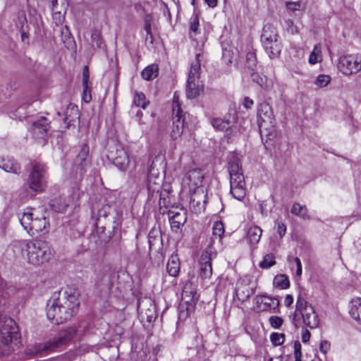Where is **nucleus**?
<instances>
[{
	"instance_id": "f257e3e1",
	"label": "nucleus",
	"mask_w": 361,
	"mask_h": 361,
	"mask_svg": "<svg viewBox=\"0 0 361 361\" xmlns=\"http://www.w3.org/2000/svg\"><path fill=\"white\" fill-rule=\"evenodd\" d=\"M79 305L78 290L71 286L62 288L54 292L47 302V318L53 324H63L77 314Z\"/></svg>"
},
{
	"instance_id": "f03ea898",
	"label": "nucleus",
	"mask_w": 361,
	"mask_h": 361,
	"mask_svg": "<svg viewBox=\"0 0 361 361\" xmlns=\"http://www.w3.org/2000/svg\"><path fill=\"white\" fill-rule=\"evenodd\" d=\"M22 257L26 262L35 267L48 262L54 256L49 244L42 240H24L19 243Z\"/></svg>"
},
{
	"instance_id": "7ed1b4c3",
	"label": "nucleus",
	"mask_w": 361,
	"mask_h": 361,
	"mask_svg": "<svg viewBox=\"0 0 361 361\" xmlns=\"http://www.w3.org/2000/svg\"><path fill=\"white\" fill-rule=\"evenodd\" d=\"M77 335L75 327H69L61 331L59 334L43 344H38L26 350V354L31 356H43L55 351L59 347L67 343Z\"/></svg>"
},
{
	"instance_id": "20e7f679",
	"label": "nucleus",
	"mask_w": 361,
	"mask_h": 361,
	"mask_svg": "<svg viewBox=\"0 0 361 361\" xmlns=\"http://www.w3.org/2000/svg\"><path fill=\"white\" fill-rule=\"evenodd\" d=\"M299 316L302 317L304 324L310 329H314L319 325V319L314 307L301 295L298 297L293 318V324L295 327H298L301 324Z\"/></svg>"
},
{
	"instance_id": "39448f33",
	"label": "nucleus",
	"mask_w": 361,
	"mask_h": 361,
	"mask_svg": "<svg viewBox=\"0 0 361 361\" xmlns=\"http://www.w3.org/2000/svg\"><path fill=\"white\" fill-rule=\"evenodd\" d=\"M201 56V54H197L190 65L185 90L186 97L188 99L196 98L203 91V84L200 78Z\"/></svg>"
},
{
	"instance_id": "423d86ee",
	"label": "nucleus",
	"mask_w": 361,
	"mask_h": 361,
	"mask_svg": "<svg viewBox=\"0 0 361 361\" xmlns=\"http://www.w3.org/2000/svg\"><path fill=\"white\" fill-rule=\"evenodd\" d=\"M261 41L265 51L271 59L276 58L281 51V42L279 39L277 30L271 25L263 27Z\"/></svg>"
},
{
	"instance_id": "0eeeda50",
	"label": "nucleus",
	"mask_w": 361,
	"mask_h": 361,
	"mask_svg": "<svg viewBox=\"0 0 361 361\" xmlns=\"http://www.w3.org/2000/svg\"><path fill=\"white\" fill-rule=\"evenodd\" d=\"M19 337L18 328L13 319H6L0 328V355L11 351V343Z\"/></svg>"
},
{
	"instance_id": "6e6552de",
	"label": "nucleus",
	"mask_w": 361,
	"mask_h": 361,
	"mask_svg": "<svg viewBox=\"0 0 361 361\" xmlns=\"http://www.w3.org/2000/svg\"><path fill=\"white\" fill-rule=\"evenodd\" d=\"M338 68L345 75L357 73L361 71V54H347L340 56Z\"/></svg>"
},
{
	"instance_id": "1a4fd4ad",
	"label": "nucleus",
	"mask_w": 361,
	"mask_h": 361,
	"mask_svg": "<svg viewBox=\"0 0 361 361\" xmlns=\"http://www.w3.org/2000/svg\"><path fill=\"white\" fill-rule=\"evenodd\" d=\"M257 122L260 133L272 128L275 124V118L271 106L267 102H262L257 109Z\"/></svg>"
},
{
	"instance_id": "9d476101",
	"label": "nucleus",
	"mask_w": 361,
	"mask_h": 361,
	"mask_svg": "<svg viewBox=\"0 0 361 361\" xmlns=\"http://www.w3.org/2000/svg\"><path fill=\"white\" fill-rule=\"evenodd\" d=\"M46 166L42 163H35L32 166L27 183L29 188L36 192L43 190Z\"/></svg>"
},
{
	"instance_id": "9b49d317",
	"label": "nucleus",
	"mask_w": 361,
	"mask_h": 361,
	"mask_svg": "<svg viewBox=\"0 0 361 361\" xmlns=\"http://www.w3.org/2000/svg\"><path fill=\"white\" fill-rule=\"evenodd\" d=\"M89 164V147L87 145L83 144L75 159L74 165L73 166V171L74 172L73 176V178L75 179H80L85 172V168Z\"/></svg>"
},
{
	"instance_id": "f8f14e48",
	"label": "nucleus",
	"mask_w": 361,
	"mask_h": 361,
	"mask_svg": "<svg viewBox=\"0 0 361 361\" xmlns=\"http://www.w3.org/2000/svg\"><path fill=\"white\" fill-rule=\"evenodd\" d=\"M216 253L213 247H207L202 253L200 265V275L202 279H209L212 274V260L215 258Z\"/></svg>"
},
{
	"instance_id": "ddd939ff",
	"label": "nucleus",
	"mask_w": 361,
	"mask_h": 361,
	"mask_svg": "<svg viewBox=\"0 0 361 361\" xmlns=\"http://www.w3.org/2000/svg\"><path fill=\"white\" fill-rule=\"evenodd\" d=\"M256 289V284L248 278H241L238 280L235 288L236 298L241 302H245L252 295Z\"/></svg>"
},
{
	"instance_id": "4468645a",
	"label": "nucleus",
	"mask_w": 361,
	"mask_h": 361,
	"mask_svg": "<svg viewBox=\"0 0 361 361\" xmlns=\"http://www.w3.org/2000/svg\"><path fill=\"white\" fill-rule=\"evenodd\" d=\"M137 312L140 318L147 322H152L157 317L155 304L150 298L138 300Z\"/></svg>"
},
{
	"instance_id": "2eb2a0df",
	"label": "nucleus",
	"mask_w": 361,
	"mask_h": 361,
	"mask_svg": "<svg viewBox=\"0 0 361 361\" xmlns=\"http://www.w3.org/2000/svg\"><path fill=\"white\" fill-rule=\"evenodd\" d=\"M108 157L121 171L126 170L129 164V157L123 147L116 145L114 149L109 152Z\"/></svg>"
},
{
	"instance_id": "dca6fc26",
	"label": "nucleus",
	"mask_w": 361,
	"mask_h": 361,
	"mask_svg": "<svg viewBox=\"0 0 361 361\" xmlns=\"http://www.w3.org/2000/svg\"><path fill=\"white\" fill-rule=\"evenodd\" d=\"M254 309L257 312H268L275 310L279 305V300L264 295H256L254 299Z\"/></svg>"
},
{
	"instance_id": "f3484780",
	"label": "nucleus",
	"mask_w": 361,
	"mask_h": 361,
	"mask_svg": "<svg viewBox=\"0 0 361 361\" xmlns=\"http://www.w3.org/2000/svg\"><path fill=\"white\" fill-rule=\"evenodd\" d=\"M161 180L159 178L153 177L152 174H149L147 178V188L150 193H157L159 195V206L169 207V202L167 200V194L160 192Z\"/></svg>"
},
{
	"instance_id": "a211bd4d",
	"label": "nucleus",
	"mask_w": 361,
	"mask_h": 361,
	"mask_svg": "<svg viewBox=\"0 0 361 361\" xmlns=\"http://www.w3.org/2000/svg\"><path fill=\"white\" fill-rule=\"evenodd\" d=\"M190 196V207L194 212H200L204 208L206 195L203 188H195Z\"/></svg>"
},
{
	"instance_id": "6ab92c4d",
	"label": "nucleus",
	"mask_w": 361,
	"mask_h": 361,
	"mask_svg": "<svg viewBox=\"0 0 361 361\" xmlns=\"http://www.w3.org/2000/svg\"><path fill=\"white\" fill-rule=\"evenodd\" d=\"M204 179V175L201 169H194L188 172L187 176L183 178L184 185H188L190 191L195 188H202L200 185Z\"/></svg>"
},
{
	"instance_id": "aec40b11",
	"label": "nucleus",
	"mask_w": 361,
	"mask_h": 361,
	"mask_svg": "<svg viewBox=\"0 0 361 361\" xmlns=\"http://www.w3.org/2000/svg\"><path fill=\"white\" fill-rule=\"evenodd\" d=\"M169 218L171 229L173 231H177L186 222L187 212L183 209H180L179 211L169 210Z\"/></svg>"
},
{
	"instance_id": "412c9836",
	"label": "nucleus",
	"mask_w": 361,
	"mask_h": 361,
	"mask_svg": "<svg viewBox=\"0 0 361 361\" xmlns=\"http://www.w3.org/2000/svg\"><path fill=\"white\" fill-rule=\"evenodd\" d=\"M185 113L173 114V124L170 133L171 137L176 140L179 138L184 131Z\"/></svg>"
},
{
	"instance_id": "4be33fe9",
	"label": "nucleus",
	"mask_w": 361,
	"mask_h": 361,
	"mask_svg": "<svg viewBox=\"0 0 361 361\" xmlns=\"http://www.w3.org/2000/svg\"><path fill=\"white\" fill-rule=\"evenodd\" d=\"M198 297L196 285L190 281L186 282L183 286L181 294L182 301L192 305L197 300Z\"/></svg>"
},
{
	"instance_id": "5701e85b",
	"label": "nucleus",
	"mask_w": 361,
	"mask_h": 361,
	"mask_svg": "<svg viewBox=\"0 0 361 361\" xmlns=\"http://www.w3.org/2000/svg\"><path fill=\"white\" fill-rule=\"evenodd\" d=\"M48 226L49 221L46 217H35L28 233L32 236L43 235L47 232Z\"/></svg>"
},
{
	"instance_id": "b1692460",
	"label": "nucleus",
	"mask_w": 361,
	"mask_h": 361,
	"mask_svg": "<svg viewBox=\"0 0 361 361\" xmlns=\"http://www.w3.org/2000/svg\"><path fill=\"white\" fill-rule=\"evenodd\" d=\"M228 171L231 180H244L240 159L236 156H233L228 162Z\"/></svg>"
},
{
	"instance_id": "393cba45",
	"label": "nucleus",
	"mask_w": 361,
	"mask_h": 361,
	"mask_svg": "<svg viewBox=\"0 0 361 361\" xmlns=\"http://www.w3.org/2000/svg\"><path fill=\"white\" fill-rule=\"evenodd\" d=\"M49 123L45 117H41L32 123V132L36 138H42L45 136Z\"/></svg>"
},
{
	"instance_id": "a878e982",
	"label": "nucleus",
	"mask_w": 361,
	"mask_h": 361,
	"mask_svg": "<svg viewBox=\"0 0 361 361\" xmlns=\"http://www.w3.org/2000/svg\"><path fill=\"white\" fill-rule=\"evenodd\" d=\"M0 168L15 174H19L21 171L20 164L12 157L0 158Z\"/></svg>"
},
{
	"instance_id": "bb28decb",
	"label": "nucleus",
	"mask_w": 361,
	"mask_h": 361,
	"mask_svg": "<svg viewBox=\"0 0 361 361\" xmlns=\"http://www.w3.org/2000/svg\"><path fill=\"white\" fill-rule=\"evenodd\" d=\"M231 193L238 200H243L245 196V179L231 180Z\"/></svg>"
},
{
	"instance_id": "cd10ccee",
	"label": "nucleus",
	"mask_w": 361,
	"mask_h": 361,
	"mask_svg": "<svg viewBox=\"0 0 361 361\" xmlns=\"http://www.w3.org/2000/svg\"><path fill=\"white\" fill-rule=\"evenodd\" d=\"M79 118V111L78 106L72 104H69L64 112V123L66 128L75 122Z\"/></svg>"
},
{
	"instance_id": "c85d7f7f",
	"label": "nucleus",
	"mask_w": 361,
	"mask_h": 361,
	"mask_svg": "<svg viewBox=\"0 0 361 361\" xmlns=\"http://www.w3.org/2000/svg\"><path fill=\"white\" fill-rule=\"evenodd\" d=\"M166 269L171 276H177L180 271V261L177 254H172L169 259Z\"/></svg>"
},
{
	"instance_id": "c756f323",
	"label": "nucleus",
	"mask_w": 361,
	"mask_h": 361,
	"mask_svg": "<svg viewBox=\"0 0 361 361\" xmlns=\"http://www.w3.org/2000/svg\"><path fill=\"white\" fill-rule=\"evenodd\" d=\"M34 214L32 212L31 209H25L22 213L18 214V219L25 230L27 232L30 228L34 220Z\"/></svg>"
},
{
	"instance_id": "7c9ffc66",
	"label": "nucleus",
	"mask_w": 361,
	"mask_h": 361,
	"mask_svg": "<svg viewBox=\"0 0 361 361\" xmlns=\"http://www.w3.org/2000/svg\"><path fill=\"white\" fill-rule=\"evenodd\" d=\"M351 317L361 324V298H355L351 300V307L349 311Z\"/></svg>"
},
{
	"instance_id": "2f4dec72",
	"label": "nucleus",
	"mask_w": 361,
	"mask_h": 361,
	"mask_svg": "<svg viewBox=\"0 0 361 361\" xmlns=\"http://www.w3.org/2000/svg\"><path fill=\"white\" fill-rule=\"evenodd\" d=\"M290 212L293 215L297 216L303 220L310 219L308 209L306 206L302 205L300 203L295 202L292 206Z\"/></svg>"
},
{
	"instance_id": "473e14b6",
	"label": "nucleus",
	"mask_w": 361,
	"mask_h": 361,
	"mask_svg": "<svg viewBox=\"0 0 361 361\" xmlns=\"http://www.w3.org/2000/svg\"><path fill=\"white\" fill-rule=\"evenodd\" d=\"M262 230L257 226H251L247 232V238L251 244L259 243Z\"/></svg>"
},
{
	"instance_id": "72a5a7b5",
	"label": "nucleus",
	"mask_w": 361,
	"mask_h": 361,
	"mask_svg": "<svg viewBox=\"0 0 361 361\" xmlns=\"http://www.w3.org/2000/svg\"><path fill=\"white\" fill-rule=\"evenodd\" d=\"M159 73V68L158 66L156 64H151L148 66H147L142 71V77L143 79L146 80H152L154 78H155Z\"/></svg>"
},
{
	"instance_id": "f704fd0d",
	"label": "nucleus",
	"mask_w": 361,
	"mask_h": 361,
	"mask_svg": "<svg viewBox=\"0 0 361 361\" xmlns=\"http://www.w3.org/2000/svg\"><path fill=\"white\" fill-rule=\"evenodd\" d=\"M308 61L312 65H314L322 61V47L319 44L314 45L313 50L310 54Z\"/></svg>"
},
{
	"instance_id": "c9c22d12",
	"label": "nucleus",
	"mask_w": 361,
	"mask_h": 361,
	"mask_svg": "<svg viewBox=\"0 0 361 361\" xmlns=\"http://www.w3.org/2000/svg\"><path fill=\"white\" fill-rule=\"evenodd\" d=\"M274 285L281 289H286L289 287L290 281L288 277L284 274H280L275 276Z\"/></svg>"
},
{
	"instance_id": "e433bc0d",
	"label": "nucleus",
	"mask_w": 361,
	"mask_h": 361,
	"mask_svg": "<svg viewBox=\"0 0 361 361\" xmlns=\"http://www.w3.org/2000/svg\"><path fill=\"white\" fill-rule=\"evenodd\" d=\"M211 123L214 128L221 131L228 130L231 126L230 121L228 120H224L219 118L212 119Z\"/></svg>"
},
{
	"instance_id": "4c0bfd02",
	"label": "nucleus",
	"mask_w": 361,
	"mask_h": 361,
	"mask_svg": "<svg viewBox=\"0 0 361 361\" xmlns=\"http://www.w3.org/2000/svg\"><path fill=\"white\" fill-rule=\"evenodd\" d=\"M134 104L137 107H142L143 109H145L149 104V102L146 100L145 95L142 92L135 93Z\"/></svg>"
},
{
	"instance_id": "58836bf2",
	"label": "nucleus",
	"mask_w": 361,
	"mask_h": 361,
	"mask_svg": "<svg viewBox=\"0 0 361 361\" xmlns=\"http://www.w3.org/2000/svg\"><path fill=\"white\" fill-rule=\"evenodd\" d=\"M276 264L275 256L271 254H267L264 256L263 260L259 263V267L262 269H269Z\"/></svg>"
},
{
	"instance_id": "ea45409f",
	"label": "nucleus",
	"mask_w": 361,
	"mask_h": 361,
	"mask_svg": "<svg viewBox=\"0 0 361 361\" xmlns=\"http://www.w3.org/2000/svg\"><path fill=\"white\" fill-rule=\"evenodd\" d=\"M14 293V288L11 286H8L6 281L0 280V296L5 298L10 296Z\"/></svg>"
},
{
	"instance_id": "a19ab883",
	"label": "nucleus",
	"mask_w": 361,
	"mask_h": 361,
	"mask_svg": "<svg viewBox=\"0 0 361 361\" xmlns=\"http://www.w3.org/2000/svg\"><path fill=\"white\" fill-rule=\"evenodd\" d=\"M286 6L288 11L295 12L305 9V5L302 1H286Z\"/></svg>"
},
{
	"instance_id": "79ce46f5",
	"label": "nucleus",
	"mask_w": 361,
	"mask_h": 361,
	"mask_svg": "<svg viewBox=\"0 0 361 361\" xmlns=\"http://www.w3.org/2000/svg\"><path fill=\"white\" fill-rule=\"evenodd\" d=\"M172 112L173 114L184 113L181 107V103L180 102L179 96L176 92H175L173 94L172 103Z\"/></svg>"
},
{
	"instance_id": "37998d69",
	"label": "nucleus",
	"mask_w": 361,
	"mask_h": 361,
	"mask_svg": "<svg viewBox=\"0 0 361 361\" xmlns=\"http://www.w3.org/2000/svg\"><path fill=\"white\" fill-rule=\"evenodd\" d=\"M246 65L247 68L254 71L257 66V58L254 52H248L246 55Z\"/></svg>"
},
{
	"instance_id": "c03bdc74",
	"label": "nucleus",
	"mask_w": 361,
	"mask_h": 361,
	"mask_svg": "<svg viewBox=\"0 0 361 361\" xmlns=\"http://www.w3.org/2000/svg\"><path fill=\"white\" fill-rule=\"evenodd\" d=\"M331 81L330 76L327 75H319L314 82V84L319 87H326Z\"/></svg>"
},
{
	"instance_id": "a18cd8bd",
	"label": "nucleus",
	"mask_w": 361,
	"mask_h": 361,
	"mask_svg": "<svg viewBox=\"0 0 361 361\" xmlns=\"http://www.w3.org/2000/svg\"><path fill=\"white\" fill-rule=\"evenodd\" d=\"M224 233V224L221 221H216L212 228V234L214 236L220 238Z\"/></svg>"
},
{
	"instance_id": "49530a36",
	"label": "nucleus",
	"mask_w": 361,
	"mask_h": 361,
	"mask_svg": "<svg viewBox=\"0 0 361 361\" xmlns=\"http://www.w3.org/2000/svg\"><path fill=\"white\" fill-rule=\"evenodd\" d=\"M270 340L274 345H282L285 341L284 335L283 334L273 333L270 336Z\"/></svg>"
},
{
	"instance_id": "de8ad7c7",
	"label": "nucleus",
	"mask_w": 361,
	"mask_h": 361,
	"mask_svg": "<svg viewBox=\"0 0 361 361\" xmlns=\"http://www.w3.org/2000/svg\"><path fill=\"white\" fill-rule=\"evenodd\" d=\"M65 13H66V11H64V13H62L61 11H59L56 10L53 11V14H52L53 20L56 25H59L63 23V22L65 19V16H64Z\"/></svg>"
},
{
	"instance_id": "09e8293b",
	"label": "nucleus",
	"mask_w": 361,
	"mask_h": 361,
	"mask_svg": "<svg viewBox=\"0 0 361 361\" xmlns=\"http://www.w3.org/2000/svg\"><path fill=\"white\" fill-rule=\"evenodd\" d=\"M269 324L271 327L274 329H279L280 328L283 322V320L281 317L278 316H271L269 319Z\"/></svg>"
},
{
	"instance_id": "8fccbe9b",
	"label": "nucleus",
	"mask_w": 361,
	"mask_h": 361,
	"mask_svg": "<svg viewBox=\"0 0 361 361\" xmlns=\"http://www.w3.org/2000/svg\"><path fill=\"white\" fill-rule=\"evenodd\" d=\"M144 29L147 36L150 37L151 42H152L151 17L149 16H147L145 18Z\"/></svg>"
},
{
	"instance_id": "3c124183",
	"label": "nucleus",
	"mask_w": 361,
	"mask_h": 361,
	"mask_svg": "<svg viewBox=\"0 0 361 361\" xmlns=\"http://www.w3.org/2000/svg\"><path fill=\"white\" fill-rule=\"evenodd\" d=\"M111 209V208L109 204L103 205L98 211V219H100L102 217L106 218L108 214L110 213Z\"/></svg>"
},
{
	"instance_id": "603ef678",
	"label": "nucleus",
	"mask_w": 361,
	"mask_h": 361,
	"mask_svg": "<svg viewBox=\"0 0 361 361\" xmlns=\"http://www.w3.org/2000/svg\"><path fill=\"white\" fill-rule=\"evenodd\" d=\"M199 25H200V23H199V19H198L197 16H192L190 18V31L193 32L195 34H197Z\"/></svg>"
},
{
	"instance_id": "864d4df0",
	"label": "nucleus",
	"mask_w": 361,
	"mask_h": 361,
	"mask_svg": "<svg viewBox=\"0 0 361 361\" xmlns=\"http://www.w3.org/2000/svg\"><path fill=\"white\" fill-rule=\"evenodd\" d=\"M61 39L63 42H65L66 40L71 39V34L69 28L68 27L67 25H65L63 27H61Z\"/></svg>"
},
{
	"instance_id": "5fc2aeb1",
	"label": "nucleus",
	"mask_w": 361,
	"mask_h": 361,
	"mask_svg": "<svg viewBox=\"0 0 361 361\" xmlns=\"http://www.w3.org/2000/svg\"><path fill=\"white\" fill-rule=\"evenodd\" d=\"M294 357L296 358H302L301 345L299 341H296L294 342Z\"/></svg>"
},
{
	"instance_id": "6e6d98bb",
	"label": "nucleus",
	"mask_w": 361,
	"mask_h": 361,
	"mask_svg": "<svg viewBox=\"0 0 361 361\" xmlns=\"http://www.w3.org/2000/svg\"><path fill=\"white\" fill-rule=\"evenodd\" d=\"M276 224L277 225V233L280 238H282L286 232V226L283 222L279 221H277Z\"/></svg>"
},
{
	"instance_id": "4d7b16f0",
	"label": "nucleus",
	"mask_w": 361,
	"mask_h": 361,
	"mask_svg": "<svg viewBox=\"0 0 361 361\" xmlns=\"http://www.w3.org/2000/svg\"><path fill=\"white\" fill-rule=\"evenodd\" d=\"M89 82V72L87 66H85L82 71V87L87 88Z\"/></svg>"
},
{
	"instance_id": "13d9d810",
	"label": "nucleus",
	"mask_w": 361,
	"mask_h": 361,
	"mask_svg": "<svg viewBox=\"0 0 361 361\" xmlns=\"http://www.w3.org/2000/svg\"><path fill=\"white\" fill-rule=\"evenodd\" d=\"M330 343L327 341H322L319 345V349L322 353L326 354L330 349Z\"/></svg>"
},
{
	"instance_id": "bf43d9fd",
	"label": "nucleus",
	"mask_w": 361,
	"mask_h": 361,
	"mask_svg": "<svg viewBox=\"0 0 361 361\" xmlns=\"http://www.w3.org/2000/svg\"><path fill=\"white\" fill-rule=\"evenodd\" d=\"M83 99L85 102H89L91 100L90 87L87 84V88L83 87Z\"/></svg>"
},
{
	"instance_id": "052dcab7",
	"label": "nucleus",
	"mask_w": 361,
	"mask_h": 361,
	"mask_svg": "<svg viewBox=\"0 0 361 361\" xmlns=\"http://www.w3.org/2000/svg\"><path fill=\"white\" fill-rule=\"evenodd\" d=\"M293 260L297 267V275L300 276L302 274V264L300 259L298 257H295Z\"/></svg>"
},
{
	"instance_id": "680f3d73",
	"label": "nucleus",
	"mask_w": 361,
	"mask_h": 361,
	"mask_svg": "<svg viewBox=\"0 0 361 361\" xmlns=\"http://www.w3.org/2000/svg\"><path fill=\"white\" fill-rule=\"evenodd\" d=\"M311 334L308 330H305L302 334V341L303 343H307L310 338Z\"/></svg>"
},
{
	"instance_id": "e2e57ef3",
	"label": "nucleus",
	"mask_w": 361,
	"mask_h": 361,
	"mask_svg": "<svg viewBox=\"0 0 361 361\" xmlns=\"http://www.w3.org/2000/svg\"><path fill=\"white\" fill-rule=\"evenodd\" d=\"M243 104L246 109H250L253 105V101L249 97H246L244 99Z\"/></svg>"
},
{
	"instance_id": "0e129e2a",
	"label": "nucleus",
	"mask_w": 361,
	"mask_h": 361,
	"mask_svg": "<svg viewBox=\"0 0 361 361\" xmlns=\"http://www.w3.org/2000/svg\"><path fill=\"white\" fill-rule=\"evenodd\" d=\"M293 302V298L291 295H286L284 300V304L286 306L289 307Z\"/></svg>"
},
{
	"instance_id": "69168bd1",
	"label": "nucleus",
	"mask_w": 361,
	"mask_h": 361,
	"mask_svg": "<svg viewBox=\"0 0 361 361\" xmlns=\"http://www.w3.org/2000/svg\"><path fill=\"white\" fill-rule=\"evenodd\" d=\"M204 1L211 8H214L217 5V0H204Z\"/></svg>"
},
{
	"instance_id": "338daca9",
	"label": "nucleus",
	"mask_w": 361,
	"mask_h": 361,
	"mask_svg": "<svg viewBox=\"0 0 361 361\" xmlns=\"http://www.w3.org/2000/svg\"><path fill=\"white\" fill-rule=\"evenodd\" d=\"M155 240V238H152V236L151 235V234H149V249H152V246L154 243V241Z\"/></svg>"
},
{
	"instance_id": "774afa93",
	"label": "nucleus",
	"mask_w": 361,
	"mask_h": 361,
	"mask_svg": "<svg viewBox=\"0 0 361 361\" xmlns=\"http://www.w3.org/2000/svg\"><path fill=\"white\" fill-rule=\"evenodd\" d=\"M58 0H51L52 11L56 10Z\"/></svg>"
}]
</instances>
